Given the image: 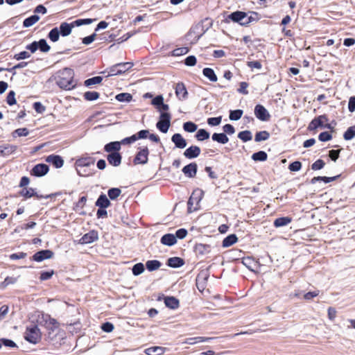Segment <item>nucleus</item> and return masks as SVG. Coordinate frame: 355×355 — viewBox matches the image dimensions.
<instances>
[{
    "mask_svg": "<svg viewBox=\"0 0 355 355\" xmlns=\"http://www.w3.org/2000/svg\"><path fill=\"white\" fill-rule=\"evenodd\" d=\"M74 72L69 68H64L57 73L56 84L61 88L67 90L73 89L76 83L73 79Z\"/></svg>",
    "mask_w": 355,
    "mask_h": 355,
    "instance_id": "obj_1",
    "label": "nucleus"
},
{
    "mask_svg": "<svg viewBox=\"0 0 355 355\" xmlns=\"http://www.w3.org/2000/svg\"><path fill=\"white\" fill-rule=\"evenodd\" d=\"M93 19H79L73 21V22L69 24L67 22L61 23L60 26V35L62 37L68 36L71 34L72 28L75 26H80L82 25H88L92 24Z\"/></svg>",
    "mask_w": 355,
    "mask_h": 355,
    "instance_id": "obj_2",
    "label": "nucleus"
},
{
    "mask_svg": "<svg viewBox=\"0 0 355 355\" xmlns=\"http://www.w3.org/2000/svg\"><path fill=\"white\" fill-rule=\"evenodd\" d=\"M39 322L41 325H43L47 331H49V336L52 333H54L59 327V323L57 320L52 318L48 314H42L41 318L39 319Z\"/></svg>",
    "mask_w": 355,
    "mask_h": 355,
    "instance_id": "obj_3",
    "label": "nucleus"
},
{
    "mask_svg": "<svg viewBox=\"0 0 355 355\" xmlns=\"http://www.w3.org/2000/svg\"><path fill=\"white\" fill-rule=\"evenodd\" d=\"M328 121L326 115H320L311 121L308 128L310 130H313L318 128L332 129L333 127L328 123Z\"/></svg>",
    "mask_w": 355,
    "mask_h": 355,
    "instance_id": "obj_4",
    "label": "nucleus"
},
{
    "mask_svg": "<svg viewBox=\"0 0 355 355\" xmlns=\"http://www.w3.org/2000/svg\"><path fill=\"white\" fill-rule=\"evenodd\" d=\"M24 337L29 343L35 344L41 338V332L36 325L32 324L27 327Z\"/></svg>",
    "mask_w": 355,
    "mask_h": 355,
    "instance_id": "obj_5",
    "label": "nucleus"
},
{
    "mask_svg": "<svg viewBox=\"0 0 355 355\" xmlns=\"http://www.w3.org/2000/svg\"><path fill=\"white\" fill-rule=\"evenodd\" d=\"M202 198V191H195L188 200V211L191 213L198 209V204Z\"/></svg>",
    "mask_w": 355,
    "mask_h": 355,
    "instance_id": "obj_6",
    "label": "nucleus"
},
{
    "mask_svg": "<svg viewBox=\"0 0 355 355\" xmlns=\"http://www.w3.org/2000/svg\"><path fill=\"white\" fill-rule=\"evenodd\" d=\"M132 66L133 64L131 62H122L115 64L110 69L107 76L122 74L130 69Z\"/></svg>",
    "mask_w": 355,
    "mask_h": 355,
    "instance_id": "obj_7",
    "label": "nucleus"
},
{
    "mask_svg": "<svg viewBox=\"0 0 355 355\" xmlns=\"http://www.w3.org/2000/svg\"><path fill=\"white\" fill-rule=\"evenodd\" d=\"M171 125V115L168 112H162L160 114V119L157 123V128L162 132L166 133Z\"/></svg>",
    "mask_w": 355,
    "mask_h": 355,
    "instance_id": "obj_8",
    "label": "nucleus"
},
{
    "mask_svg": "<svg viewBox=\"0 0 355 355\" xmlns=\"http://www.w3.org/2000/svg\"><path fill=\"white\" fill-rule=\"evenodd\" d=\"M95 159L90 157H81L76 160V166L78 173L81 176H87L88 174H83L81 172L82 168L86 166L94 165Z\"/></svg>",
    "mask_w": 355,
    "mask_h": 355,
    "instance_id": "obj_9",
    "label": "nucleus"
},
{
    "mask_svg": "<svg viewBox=\"0 0 355 355\" xmlns=\"http://www.w3.org/2000/svg\"><path fill=\"white\" fill-rule=\"evenodd\" d=\"M149 150L148 147L139 148L135 159V164H145L148 160Z\"/></svg>",
    "mask_w": 355,
    "mask_h": 355,
    "instance_id": "obj_10",
    "label": "nucleus"
},
{
    "mask_svg": "<svg viewBox=\"0 0 355 355\" xmlns=\"http://www.w3.org/2000/svg\"><path fill=\"white\" fill-rule=\"evenodd\" d=\"M254 114L257 119L262 121H266L270 119V114L261 105H257L254 107Z\"/></svg>",
    "mask_w": 355,
    "mask_h": 355,
    "instance_id": "obj_11",
    "label": "nucleus"
},
{
    "mask_svg": "<svg viewBox=\"0 0 355 355\" xmlns=\"http://www.w3.org/2000/svg\"><path fill=\"white\" fill-rule=\"evenodd\" d=\"M98 239V234L96 230L89 231L84 234L79 241L81 244H89Z\"/></svg>",
    "mask_w": 355,
    "mask_h": 355,
    "instance_id": "obj_12",
    "label": "nucleus"
},
{
    "mask_svg": "<svg viewBox=\"0 0 355 355\" xmlns=\"http://www.w3.org/2000/svg\"><path fill=\"white\" fill-rule=\"evenodd\" d=\"M49 171V166L45 164H38L31 170V174L37 177L45 175Z\"/></svg>",
    "mask_w": 355,
    "mask_h": 355,
    "instance_id": "obj_13",
    "label": "nucleus"
},
{
    "mask_svg": "<svg viewBox=\"0 0 355 355\" xmlns=\"http://www.w3.org/2000/svg\"><path fill=\"white\" fill-rule=\"evenodd\" d=\"M53 256V252L49 250H43L36 252L33 256V259L35 261L40 262L47 259H51Z\"/></svg>",
    "mask_w": 355,
    "mask_h": 355,
    "instance_id": "obj_14",
    "label": "nucleus"
},
{
    "mask_svg": "<svg viewBox=\"0 0 355 355\" xmlns=\"http://www.w3.org/2000/svg\"><path fill=\"white\" fill-rule=\"evenodd\" d=\"M175 95L180 101L185 100L187 98L188 92L185 85L182 83H178L175 87Z\"/></svg>",
    "mask_w": 355,
    "mask_h": 355,
    "instance_id": "obj_15",
    "label": "nucleus"
},
{
    "mask_svg": "<svg viewBox=\"0 0 355 355\" xmlns=\"http://www.w3.org/2000/svg\"><path fill=\"white\" fill-rule=\"evenodd\" d=\"M201 150L197 146H191L184 152V155L188 159H193L198 157L200 154Z\"/></svg>",
    "mask_w": 355,
    "mask_h": 355,
    "instance_id": "obj_16",
    "label": "nucleus"
},
{
    "mask_svg": "<svg viewBox=\"0 0 355 355\" xmlns=\"http://www.w3.org/2000/svg\"><path fill=\"white\" fill-rule=\"evenodd\" d=\"M46 162L52 164L55 168H59L63 166L64 160L59 155H51L46 158Z\"/></svg>",
    "mask_w": 355,
    "mask_h": 355,
    "instance_id": "obj_17",
    "label": "nucleus"
},
{
    "mask_svg": "<svg viewBox=\"0 0 355 355\" xmlns=\"http://www.w3.org/2000/svg\"><path fill=\"white\" fill-rule=\"evenodd\" d=\"M171 141L175 144V147L178 148H184L187 145V141L179 133L174 134L171 137Z\"/></svg>",
    "mask_w": 355,
    "mask_h": 355,
    "instance_id": "obj_18",
    "label": "nucleus"
},
{
    "mask_svg": "<svg viewBox=\"0 0 355 355\" xmlns=\"http://www.w3.org/2000/svg\"><path fill=\"white\" fill-rule=\"evenodd\" d=\"M107 158L109 164L114 166H118L121 163V155L118 152L111 153Z\"/></svg>",
    "mask_w": 355,
    "mask_h": 355,
    "instance_id": "obj_19",
    "label": "nucleus"
},
{
    "mask_svg": "<svg viewBox=\"0 0 355 355\" xmlns=\"http://www.w3.org/2000/svg\"><path fill=\"white\" fill-rule=\"evenodd\" d=\"M184 174L189 178H193L197 172V164L191 163L182 168Z\"/></svg>",
    "mask_w": 355,
    "mask_h": 355,
    "instance_id": "obj_20",
    "label": "nucleus"
},
{
    "mask_svg": "<svg viewBox=\"0 0 355 355\" xmlns=\"http://www.w3.org/2000/svg\"><path fill=\"white\" fill-rule=\"evenodd\" d=\"M177 239L175 235L172 234H164L161 238V243L163 245H167V246H171L176 243Z\"/></svg>",
    "mask_w": 355,
    "mask_h": 355,
    "instance_id": "obj_21",
    "label": "nucleus"
},
{
    "mask_svg": "<svg viewBox=\"0 0 355 355\" xmlns=\"http://www.w3.org/2000/svg\"><path fill=\"white\" fill-rule=\"evenodd\" d=\"M95 205L99 208L105 209L110 205V202L106 195L101 194L97 199Z\"/></svg>",
    "mask_w": 355,
    "mask_h": 355,
    "instance_id": "obj_22",
    "label": "nucleus"
},
{
    "mask_svg": "<svg viewBox=\"0 0 355 355\" xmlns=\"http://www.w3.org/2000/svg\"><path fill=\"white\" fill-rule=\"evenodd\" d=\"M17 149V147L13 145H6L0 146V156H8L13 153Z\"/></svg>",
    "mask_w": 355,
    "mask_h": 355,
    "instance_id": "obj_23",
    "label": "nucleus"
},
{
    "mask_svg": "<svg viewBox=\"0 0 355 355\" xmlns=\"http://www.w3.org/2000/svg\"><path fill=\"white\" fill-rule=\"evenodd\" d=\"M292 221L291 218L288 216L277 218L274 220V226L275 227H281L286 226Z\"/></svg>",
    "mask_w": 355,
    "mask_h": 355,
    "instance_id": "obj_24",
    "label": "nucleus"
},
{
    "mask_svg": "<svg viewBox=\"0 0 355 355\" xmlns=\"http://www.w3.org/2000/svg\"><path fill=\"white\" fill-rule=\"evenodd\" d=\"M165 305L172 309H175L179 306V301L174 297H166L164 298Z\"/></svg>",
    "mask_w": 355,
    "mask_h": 355,
    "instance_id": "obj_25",
    "label": "nucleus"
},
{
    "mask_svg": "<svg viewBox=\"0 0 355 355\" xmlns=\"http://www.w3.org/2000/svg\"><path fill=\"white\" fill-rule=\"evenodd\" d=\"M211 139L213 141L222 144H225L229 141V138L225 133H214L211 136Z\"/></svg>",
    "mask_w": 355,
    "mask_h": 355,
    "instance_id": "obj_26",
    "label": "nucleus"
},
{
    "mask_svg": "<svg viewBox=\"0 0 355 355\" xmlns=\"http://www.w3.org/2000/svg\"><path fill=\"white\" fill-rule=\"evenodd\" d=\"M104 149L107 153L118 152L121 149V143L119 141H113L106 144Z\"/></svg>",
    "mask_w": 355,
    "mask_h": 355,
    "instance_id": "obj_27",
    "label": "nucleus"
},
{
    "mask_svg": "<svg viewBox=\"0 0 355 355\" xmlns=\"http://www.w3.org/2000/svg\"><path fill=\"white\" fill-rule=\"evenodd\" d=\"M164 348L162 347L155 346L145 349L147 355H162L164 353Z\"/></svg>",
    "mask_w": 355,
    "mask_h": 355,
    "instance_id": "obj_28",
    "label": "nucleus"
},
{
    "mask_svg": "<svg viewBox=\"0 0 355 355\" xmlns=\"http://www.w3.org/2000/svg\"><path fill=\"white\" fill-rule=\"evenodd\" d=\"M40 17L37 15H33L26 19H25L23 21V26L25 28H28L36 24Z\"/></svg>",
    "mask_w": 355,
    "mask_h": 355,
    "instance_id": "obj_29",
    "label": "nucleus"
},
{
    "mask_svg": "<svg viewBox=\"0 0 355 355\" xmlns=\"http://www.w3.org/2000/svg\"><path fill=\"white\" fill-rule=\"evenodd\" d=\"M202 73L211 82H216L218 80L214 71L211 68H205L202 70Z\"/></svg>",
    "mask_w": 355,
    "mask_h": 355,
    "instance_id": "obj_30",
    "label": "nucleus"
},
{
    "mask_svg": "<svg viewBox=\"0 0 355 355\" xmlns=\"http://www.w3.org/2000/svg\"><path fill=\"white\" fill-rule=\"evenodd\" d=\"M237 240L238 239L235 234H230L223 239V247L228 248L236 243Z\"/></svg>",
    "mask_w": 355,
    "mask_h": 355,
    "instance_id": "obj_31",
    "label": "nucleus"
},
{
    "mask_svg": "<svg viewBox=\"0 0 355 355\" xmlns=\"http://www.w3.org/2000/svg\"><path fill=\"white\" fill-rule=\"evenodd\" d=\"M184 264V261L180 257H171L168 259V266L171 268H179Z\"/></svg>",
    "mask_w": 355,
    "mask_h": 355,
    "instance_id": "obj_32",
    "label": "nucleus"
},
{
    "mask_svg": "<svg viewBox=\"0 0 355 355\" xmlns=\"http://www.w3.org/2000/svg\"><path fill=\"white\" fill-rule=\"evenodd\" d=\"M245 17V12H241V11H236L234 12H232L229 15V19L232 20L234 22L240 23L242 21V19H243V17Z\"/></svg>",
    "mask_w": 355,
    "mask_h": 355,
    "instance_id": "obj_33",
    "label": "nucleus"
},
{
    "mask_svg": "<svg viewBox=\"0 0 355 355\" xmlns=\"http://www.w3.org/2000/svg\"><path fill=\"white\" fill-rule=\"evenodd\" d=\"M161 265L162 264H161L160 261H159L157 260H150V261H148L146 263V268L149 271H153V270H157L161 266Z\"/></svg>",
    "mask_w": 355,
    "mask_h": 355,
    "instance_id": "obj_34",
    "label": "nucleus"
},
{
    "mask_svg": "<svg viewBox=\"0 0 355 355\" xmlns=\"http://www.w3.org/2000/svg\"><path fill=\"white\" fill-rule=\"evenodd\" d=\"M270 137V134L268 132L263 130L260 131L256 133L254 140L257 142H260L262 141L267 140Z\"/></svg>",
    "mask_w": 355,
    "mask_h": 355,
    "instance_id": "obj_35",
    "label": "nucleus"
},
{
    "mask_svg": "<svg viewBox=\"0 0 355 355\" xmlns=\"http://www.w3.org/2000/svg\"><path fill=\"white\" fill-rule=\"evenodd\" d=\"M209 133L205 129H200L198 130L196 135V138L198 140V141H204L205 139H207L209 138Z\"/></svg>",
    "mask_w": 355,
    "mask_h": 355,
    "instance_id": "obj_36",
    "label": "nucleus"
},
{
    "mask_svg": "<svg viewBox=\"0 0 355 355\" xmlns=\"http://www.w3.org/2000/svg\"><path fill=\"white\" fill-rule=\"evenodd\" d=\"M238 137L242 140L244 142L250 141L252 138V135L250 131L249 130H244L242 132H240L238 134Z\"/></svg>",
    "mask_w": 355,
    "mask_h": 355,
    "instance_id": "obj_37",
    "label": "nucleus"
},
{
    "mask_svg": "<svg viewBox=\"0 0 355 355\" xmlns=\"http://www.w3.org/2000/svg\"><path fill=\"white\" fill-rule=\"evenodd\" d=\"M268 155L264 151H259L257 153H254L252 155V159L254 161H266L267 159Z\"/></svg>",
    "mask_w": 355,
    "mask_h": 355,
    "instance_id": "obj_38",
    "label": "nucleus"
},
{
    "mask_svg": "<svg viewBox=\"0 0 355 355\" xmlns=\"http://www.w3.org/2000/svg\"><path fill=\"white\" fill-rule=\"evenodd\" d=\"M49 40L53 42L58 41L60 37V31L58 28H53L48 35Z\"/></svg>",
    "mask_w": 355,
    "mask_h": 355,
    "instance_id": "obj_39",
    "label": "nucleus"
},
{
    "mask_svg": "<svg viewBox=\"0 0 355 355\" xmlns=\"http://www.w3.org/2000/svg\"><path fill=\"white\" fill-rule=\"evenodd\" d=\"M132 96L129 93H121L116 96V99L120 102H130Z\"/></svg>",
    "mask_w": 355,
    "mask_h": 355,
    "instance_id": "obj_40",
    "label": "nucleus"
},
{
    "mask_svg": "<svg viewBox=\"0 0 355 355\" xmlns=\"http://www.w3.org/2000/svg\"><path fill=\"white\" fill-rule=\"evenodd\" d=\"M121 193V191L119 188H112L108 190L107 194L111 200L116 199Z\"/></svg>",
    "mask_w": 355,
    "mask_h": 355,
    "instance_id": "obj_41",
    "label": "nucleus"
},
{
    "mask_svg": "<svg viewBox=\"0 0 355 355\" xmlns=\"http://www.w3.org/2000/svg\"><path fill=\"white\" fill-rule=\"evenodd\" d=\"M355 137V125L349 127L344 133L345 140H351Z\"/></svg>",
    "mask_w": 355,
    "mask_h": 355,
    "instance_id": "obj_42",
    "label": "nucleus"
},
{
    "mask_svg": "<svg viewBox=\"0 0 355 355\" xmlns=\"http://www.w3.org/2000/svg\"><path fill=\"white\" fill-rule=\"evenodd\" d=\"M20 193L21 196L26 198H31L35 196H36L37 198H40L32 188H24L21 190Z\"/></svg>",
    "mask_w": 355,
    "mask_h": 355,
    "instance_id": "obj_43",
    "label": "nucleus"
},
{
    "mask_svg": "<svg viewBox=\"0 0 355 355\" xmlns=\"http://www.w3.org/2000/svg\"><path fill=\"white\" fill-rule=\"evenodd\" d=\"M103 78L101 76H95L91 78H89L85 81V85L87 87H89L93 85L98 84L102 81Z\"/></svg>",
    "mask_w": 355,
    "mask_h": 355,
    "instance_id": "obj_44",
    "label": "nucleus"
},
{
    "mask_svg": "<svg viewBox=\"0 0 355 355\" xmlns=\"http://www.w3.org/2000/svg\"><path fill=\"white\" fill-rule=\"evenodd\" d=\"M132 273L134 275L137 276L144 271V266L142 263H136L132 267Z\"/></svg>",
    "mask_w": 355,
    "mask_h": 355,
    "instance_id": "obj_45",
    "label": "nucleus"
},
{
    "mask_svg": "<svg viewBox=\"0 0 355 355\" xmlns=\"http://www.w3.org/2000/svg\"><path fill=\"white\" fill-rule=\"evenodd\" d=\"M197 125L191 121L186 122L183 125L184 130L188 132H195L197 130Z\"/></svg>",
    "mask_w": 355,
    "mask_h": 355,
    "instance_id": "obj_46",
    "label": "nucleus"
},
{
    "mask_svg": "<svg viewBox=\"0 0 355 355\" xmlns=\"http://www.w3.org/2000/svg\"><path fill=\"white\" fill-rule=\"evenodd\" d=\"M37 42L38 49H40L41 51L46 53L50 50V46L44 39H41L39 42Z\"/></svg>",
    "mask_w": 355,
    "mask_h": 355,
    "instance_id": "obj_47",
    "label": "nucleus"
},
{
    "mask_svg": "<svg viewBox=\"0 0 355 355\" xmlns=\"http://www.w3.org/2000/svg\"><path fill=\"white\" fill-rule=\"evenodd\" d=\"M243 111L241 110H236L230 112V119L232 121H237L242 116Z\"/></svg>",
    "mask_w": 355,
    "mask_h": 355,
    "instance_id": "obj_48",
    "label": "nucleus"
},
{
    "mask_svg": "<svg viewBox=\"0 0 355 355\" xmlns=\"http://www.w3.org/2000/svg\"><path fill=\"white\" fill-rule=\"evenodd\" d=\"M84 97L87 101H95L99 98V94L96 92H87Z\"/></svg>",
    "mask_w": 355,
    "mask_h": 355,
    "instance_id": "obj_49",
    "label": "nucleus"
},
{
    "mask_svg": "<svg viewBox=\"0 0 355 355\" xmlns=\"http://www.w3.org/2000/svg\"><path fill=\"white\" fill-rule=\"evenodd\" d=\"M6 102L9 105H13L16 103L15 92L10 91L7 95Z\"/></svg>",
    "mask_w": 355,
    "mask_h": 355,
    "instance_id": "obj_50",
    "label": "nucleus"
},
{
    "mask_svg": "<svg viewBox=\"0 0 355 355\" xmlns=\"http://www.w3.org/2000/svg\"><path fill=\"white\" fill-rule=\"evenodd\" d=\"M189 52V49L187 47H181L175 49L173 51V56H180L182 55H185Z\"/></svg>",
    "mask_w": 355,
    "mask_h": 355,
    "instance_id": "obj_51",
    "label": "nucleus"
},
{
    "mask_svg": "<svg viewBox=\"0 0 355 355\" xmlns=\"http://www.w3.org/2000/svg\"><path fill=\"white\" fill-rule=\"evenodd\" d=\"M2 345L8 347H15L17 346L15 342L6 338H1L0 340V348L1 347Z\"/></svg>",
    "mask_w": 355,
    "mask_h": 355,
    "instance_id": "obj_52",
    "label": "nucleus"
},
{
    "mask_svg": "<svg viewBox=\"0 0 355 355\" xmlns=\"http://www.w3.org/2000/svg\"><path fill=\"white\" fill-rule=\"evenodd\" d=\"M222 117H211L207 119V123L211 126L218 125L221 123Z\"/></svg>",
    "mask_w": 355,
    "mask_h": 355,
    "instance_id": "obj_53",
    "label": "nucleus"
},
{
    "mask_svg": "<svg viewBox=\"0 0 355 355\" xmlns=\"http://www.w3.org/2000/svg\"><path fill=\"white\" fill-rule=\"evenodd\" d=\"M53 274L54 271L53 270H51L49 271L42 272L40 274V279L41 281L48 280L51 278Z\"/></svg>",
    "mask_w": 355,
    "mask_h": 355,
    "instance_id": "obj_54",
    "label": "nucleus"
},
{
    "mask_svg": "<svg viewBox=\"0 0 355 355\" xmlns=\"http://www.w3.org/2000/svg\"><path fill=\"white\" fill-rule=\"evenodd\" d=\"M324 165L325 164L323 160L318 159L311 165V169L313 171L320 170L322 169Z\"/></svg>",
    "mask_w": 355,
    "mask_h": 355,
    "instance_id": "obj_55",
    "label": "nucleus"
},
{
    "mask_svg": "<svg viewBox=\"0 0 355 355\" xmlns=\"http://www.w3.org/2000/svg\"><path fill=\"white\" fill-rule=\"evenodd\" d=\"M135 141H137V135H133L131 137L124 138L119 142L121 143V145H127L134 143Z\"/></svg>",
    "mask_w": 355,
    "mask_h": 355,
    "instance_id": "obj_56",
    "label": "nucleus"
},
{
    "mask_svg": "<svg viewBox=\"0 0 355 355\" xmlns=\"http://www.w3.org/2000/svg\"><path fill=\"white\" fill-rule=\"evenodd\" d=\"M302 164L299 161L292 162L289 166L288 168L291 171H298L301 169Z\"/></svg>",
    "mask_w": 355,
    "mask_h": 355,
    "instance_id": "obj_57",
    "label": "nucleus"
},
{
    "mask_svg": "<svg viewBox=\"0 0 355 355\" xmlns=\"http://www.w3.org/2000/svg\"><path fill=\"white\" fill-rule=\"evenodd\" d=\"M31 57L30 53L27 51H21L19 53L15 54L14 58L17 60L26 59Z\"/></svg>",
    "mask_w": 355,
    "mask_h": 355,
    "instance_id": "obj_58",
    "label": "nucleus"
},
{
    "mask_svg": "<svg viewBox=\"0 0 355 355\" xmlns=\"http://www.w3.org/2000/svg\"><path fill=\"white\" fill-rule=\"evenodd\" d=\"M331 138H332L331 135L330 133H329L328 132H321L318 136V139L321 141H327L331 140Z\"/></svg>",
    "mask_w": 355,
    "mask_h": 355,
    "instance_id": "obj_59",
    "label": "nucleus"
},
{
    "mask_svg": "<svg viewBox=\"0 0 355 355\" xmlns=\"http://www.w3.org/2000/svg\"><path fill=\"white\" fill-rule=\"evenodd\" d=\"M17 282L16 277H8L1 283V287L5 288L9 284H15Z\"/></svg>",
    "mask_w": 355,
    "mask_h": 355,
    "instance_id": "obj_60",
    "label": "nucleus"
},
{
    "mask_svg": "<svg viewBox=\"0 0 355 355\" xmlns=\"http://www.w3.org/2000/svg\"><path fill=\"white\" fill-rule=\"evenodd\" d=\"M33 108L37 113L40 114H42L45 111V107L40 102L34 103Z\"/></svg>",
    "mask_w": 355,
    "mask_h": 355,
    "instance_id": "obj_61",
    "label": "nucleus"
},
{
    "mask_svg": "<svg viewBox=\"0 0 355 355\" xmlns=\"http://www.w3.org/2000/svg\"><path fill=\"white\" fill-rule=\"evenodd\" d=\"M187 235V230L184 228L178 230L175 233V237L180 239H183L184 238L186 237Z\"/></svg>",
    "mask_w": 355,
    "mask_h": 355,
    "instance_id": "obj_62",
    "label": "nucleus"
},
{
    "mask_svg": "<svg viewBox=\"0 0 355 355\" xmlns=\"http://www.w3.org/2000/svg\"><path fill=\"white\" fill-rule=\"evenodd\" d=\"M96 37V33H93L89 36L85 37L83 39V43L84 44L88 45L95 40Z\"/></svg>",
    "mask_w": 355,
    "mask_h": 355,
    "instance_id": "obj_63",
    "label": "nucleus"
},
{
    "mask_svg": "<svg viewBox=\"0 0 355 355\" xmlns=\"http://www.w3.org/2000/svg\"><path fill=\"white\" fill-rule=\"evenodd\" d=\"M348 109L350 112H353L355 110V97L352 96L349 98L348 103Z\"/></svg>",
    "mask_w": 355,
    "mask_h": 355,
    "instance_id": "obj_64",
    "label": "nucleus"
}]
</instances>
